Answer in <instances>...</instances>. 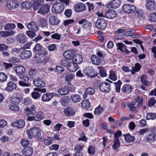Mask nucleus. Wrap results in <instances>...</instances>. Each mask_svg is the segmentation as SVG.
Returning a JSON list of instances; mask_svg holds the SVG:
<instances>
[{
    "label": "nucleus",
    "mask_w": 156,
    "mask_h": 156,
    "mask_svg": "<svg viewBox=\"0 0 156 156\" xmlns=\"http://www.w3.org/2000/svg\"><path fill=\"white\" fill-rule=\"evenodd\" d=\"M27 134L29 138L30 139L35 137L38 138L41 136V130L39 128L34 127L29 130L27 132Z\"/></svg>",
    "instance_id": "1"
},
{
    "label": "nucleus",
    "mask_w": 156,
    "mask_h": 156,
    "mask_svg": "<svg viewBox=\"0 0 156 156\" xmlns=\"http://www.w3.org/2000/svg\"><path fill=\"white\" fill-rule=\"evenodd\" d=\"M64 7V4L62 2L55 3L52 7L51 11L54 13H59L63 11Z\"/></svg>",
    "instance_id": "2"
},
{
    "label": "nucleus",
    "mask_w": 156,
    "mask_h": 156,
    "mask_svg": "<svg viewBox=\"0 0 156 156\" xmlns=\"http://www.w3.org/2000/svg\"><path fill=\"white\" fill-rule=\"evenodd\" d=\"M48 53V50L47 49H44L43 50L42 53L40 52L36 54V57L37 59V62L40 63L44 62L46 58L45 55H47Z\"/></svg>",
    "instance_id": "3"
},
{
    "label": "nucleus",
    "mask_w": 156,
    "mask_h": 156,
    "mask_svg": "<svg viewBox=\"0 0 156 156\" xmlns=\"http://www.w3.org/2000/svg\"><path fill=\"white\" fill-rule=\"evenodd\" d=\"M99 87L100 90L103 92L107 93L111 90L109 83L106 82L100 83L99 85Z\"/></svg>",
    "instance_id": "4"
},
{
    "label": "nucleus",
    "mask_w": 156,
    "mask_h": 156,
    "mask_svg": "<svg viewBox=\"0 0 156 156\" xmlns=\"http://www.w3.org/2000/svg\"><path fill=\"white\" fill-rule=\"evenodd\" d=\"M121 4L120 0H112L108 3L106 4V7L108 8L116 9Z\"/></svg>",
    "instance_id": "5"
},
{
    "label": "nucleus",
    "mask_w": 156,
    "mask_h": 156,
    "mask_svg": "<svg viewBox=\"0 0 156 156\" xmlns=\"http://www.w3.org/2000/svg\"><path fill=\"white\" fill-rule=\"evenodd\" d=\"M107 22L103 18H99L96 22L95 26L101 30L104 29L107 26Z\"/></svg>",
    "instance_id": "6"
},
{
    "label": "nucleus",
    "mask_w": 156,
    "mask_h": 156,
    "mask_svg": "<svg viewBox=\"0 0 156 156\" xmlns=\"http://www.w3.org/2000/svg\"><path fill=\"white\" fill-rule=\"evenodd\" d=\"M122 9L124 12L127 13L134 12L136 10L135 6L129 4H125L122 6Z\"/></svg>",
    "instance_id": "7"
},
{
    "label": "nucleus",
    "mask_w": 156,
    "mask_h": 156,
    "mask_svg": "<svg viewBox=\"0 0 156 156\" xmlns=\"http://www.w3.org/2000/svg\"><path fill=\"white\" fill-rule=\"evenodd\" d=\"M36 107L34 105H32L30 107H26L24 110L25 114L27 115H29L31 114L34 115L36 113Z\"/></svg>",
    "instance_id": "8"
},
{
    "label": "nucleus",
    "mask_w": 156,
    "mask_h": 156,
    "mask_svg": "<svg viewBox=\"0 0 156 156\" xmlns=\"http://www.w3.org/2000/svg\"><path fill=\"white\" fill-rule=\"evenodd\" d=\"M6 6L9 9H14L18 8L19 6V3L16 1L11 0L7 2Z\"/></svg>",
    "instance_id": "9"
},
{
    "label": "nucleus",
    "mask_w": 156,
    "mask_h": 156,
    "mask_svg": "<svg viewBox=\"0 0 156 156\" xmlns=\"http://www.w3.org/2000/svg\"><path fill=\"white\" fill-rule=\"evenodd\" d=\"M50 11L49 5L46 4L41 7L38 10L37 12L42 15L47 14Z\"/></svg>",
    "instance_id": "10"
},
{
    "label": "nucleus",
    "mask_w": 156,
    "mask_h": 156,
    "mask_svg": "<svg viewBox=\"0 0 156 156\" xmlns=\"http://www.w3.org/2000/svg\"><path fill=\"white\" fill-rule=\"evenodd\" d=\"M145 6L149 10L154 11L156 9L155 2L154 0L147 1L146 4Z\"/></svg>",
    "instance_id": "11"
},
{
    "label": "nucleus",
    "mask_w": 156,
    "mask_h": 156,
    "mask_svg": "<svg viewBox=\"0 0 156 156\" xmlns=\"http://www.w3.org/2000/svg\"><path fill=\"white\" fill-rule=\"evenodd\" d=\"M49 23L52 25H57L59 24L60 21L58 19L56 15L50 16L49 18Z\"/></svg>",
    "instance_id": "12"
},
{
    "label": "nucleus",
    "mask_w": 156,
    "mask_h": 156,
    "mask_svg": "<svg viewBox=\"0 0 156 156\" xmlns=\"http://www.w3.org/2000/svg\"><path fill=\"white\" fill-rule=\"evenodd\" d=\"M145 140L147 142H153L156 141V135L153 133L148 134L145 136Z\"/></svg>",
    "instance_id": "13"
},
{
    "label": "nucleus",
    "mask_w": 156,
    "mask_h": 156,
    "mask_svg": "<svg viewBox=\"0 0 156 156\" xmlns=\"http://www.w3.org/2000/svg\"><path fill=\"white\" fill-rule=\"evenodd\" d=\"M32 55L30 51L25 50L23 51L19 55L20 57L23 59H26L30 58Z\"/></svg>",
    "instance_id": "14"
},
{
    "label": "nucleus",
    "mask_w": 156,
    "mask_h": 156,
    "mask_svg": "<svg viewBox=\"0 0 156 156\" xmlns=\"http://www.w3.org/2000/svg\"><path fill=\"white\" fill-rule=\"evenodd\" d=\"M71 59V61H73L77 65L81 63L83 61L82 56L78 54L73 55Z\"/></svg>",
    "instance_id": "15"
},
{
    "label": "nucleus",
    "mask_w": 156,
    "mask_h": 156,
    "mask_svg": "<svg viewBox=\"0 0 156 156\" xmlns=\"http://www.w3.org/2000/svg\"><path fill=\"white\" fill-rule=\"evenodd\" d=\"M33 82L34 85L37 87H43L45 85V82L40 78H35Z\"/></svg>",
    "instance_id": "16"
},
{
    "label": "nucleus",
    "mask_w": 156,
    "mask_h": 156,
    "mask_svg": "<svg viewBox=\"0 0 156 156\" xmlns=\"http://www.w3.org/2000/svg\"><path fill=\"white\" fill-rule=\"evenodd\" d=\"M74 9L76 12H82L86 10V6L83 3H78L75 6Z\"/></svg>",
    "instance_id": "17"
},
{
    "label": "nucleus",
    "mask_w": 156,
    "mask_h": 156,
    "mask_svg": "<svg viewBox=\"0 0 156 156\" xmlns=\"http://www.w3.org/2000/svg\"><path fill=\"white\" fill-rule=\"evenodd\" d=\"M105 17L108 19H113L116 16V12L113 9H109L105 14Z\"/></svg>",
    "instance_id": "18"
},
{
    "label": "nucleus",
    "mask_w": 156,
    "mask_h": 156,
    "mask_svg": "<svg viewBox=\"0 0 156 156\" xmlns=\"http://www.w3.org/2000/svg\"><path fill=\"white\" fill-rule=\"evenodd\" d=\"M25 125V122L24 120L21 119L18 120L16 122H12V125L13 126L18 127L20 129L23 127Z\"/></svg>",
    "instance_id": "19"
},
{
    "label": "nucleus",
    "mask_w": 156,
    "mask_h": 156,
    "mask_svg": "<svg viewBox=\"0 0 156 156\" xmlns=\"http://www.w3.org/2000/svg\"><path fill=\"white\" fill-rule=\"evenodd\" d=\"M13 69L16 73L19 75H23L25 71V68L21 66H15L13 68Z\"/></svg>",
    "instance_id": "20"
},
{
    "label": "nucleus",
    "mask_w": 156,
    "mask_h": 156,
    "mask_svg": "<svg viewBox=\"0 0 156 156\" xmlns=\"http://www.w3.org/2000/svg\"><path fill=\"white\" fill-rule=\"evenodd\" d=\"M133 88V87L130 84H126L123 86L121 90L125 93H129L132 91Z\"/></svg>",
    "instance_id": "21"
},
{
    "label": "nucleus",
    "mask_w": 156,
    "mask_h": 156,
    "mask_svg": "<svg viewBox=\"0 0 156 156\" xmlns=\"http://www.w3.org/2000/svg\"><path fill=\"white\" fill-rule=\"evenodd\" d=\"M67 69L71 72H74L78 69V65L74 62H70L67 66Z\"/></svg>",
    "instance_id": "22"
},
{
    "label": "nucleus",
    "mask_w": 156,
    "mask_h": 156,
    "mask_svg": "<svg viewBox=\"0 0 156 156\" xmlns=\"http://www.w3.org/2000/svg\"><path fill=\"white\" fill-rule=\"evenodd\" d=\"M53 94L49 92L44 94L42 97V100L44 102L49 101L52 98Z\"/></svg>",
    "instance_id": "23"
},
{
    "label": "nucleus",
    "mask_w": 156,
    "mask_h": 156,
    "mask_svg": "<svg viewBox=\"0 0 156 156\" xmlns=\"http://www.w3.org/2000/svg\"><path fill=\"white\" fill-rule=\"evenodd\" d=\"M27 27L28 29L33 31H37L39 29L38 27L33 21H31L29 23L27 24Z\"/></svg>",
    "instance_id": "24"
},
{
    "label": "nucleus",
    "mask_w": 156,
    "mask_h": 156,
    "mask_svg": "<svg viewBox=\"0 0 156 156\" xmlns=\"http://www.w3.org/2000/svg\"><path fill=\"white\" fill-rule=\"evenodd\" d=\"M16 88V86L15 83L10 81L8 83L7 86L5 88V90L8 91H12L15 90Z\"/></svg>",
    "instance_id": "25"
},
{
    "label": "nucleus",
    "mask_w": 156,
    "mask_h": 156,
    "mask_svg": "<svg viewBox=\"0 0 156 156\" xmlns=\"http://www.w3.org/2000/svg\"><path fill=\"white\" fill-rule=\"evenodd\" d=\"M33 152V149L30 147L24 148L22 151V153L26 156H29L31 155Z\"/></svg>",
    "instance_id": "26"
},
{
    "label": "nucleus",
    "mask_w": 156,
    "mask_h": 156,
    "mask_svg": "<svg viewBox=\"0 0 156 156\" xmlns=\"http://www.w3.org/2000/svg\"><path fill=\"white\" fill-rule=\"evenodd\" d=\"M85 72L87 75L89 76L91 78L95 77L97 76V74L94 73L93 69L90 67L86 68Z\"/></svg>",
    "instance_id": "27"
},
{
    "label": "nucleus",
    "mask_w": 156,
    "mask_h": 156,
    "mask_svg": "<svg viewBox=\"0 0 156 156\" xmlns=\"http://www.w3.org/2000/svg\"><path fill=\"white\" fill-rule=\"evenodd\" d=\"M91 60L94 64L99 65L101 63V60L95 55H92L91 57Z\"/></svg>",
    "instance_id": "28"
},
{
    "label": "nucleus",
    "mask_w": 156,
    "mask_h": 156,
    "mask_svg": "<svg viewBox=\"0 0 156 156\" xmlns=\"http://www.w3.org/2000/svg\"><path fill=\"white\" fill-rule=\"evenodd\" d=\"M43 0H34L33 3V8L34 10H37L43 3Z\"/></svg>",
    "instance_id": "29"
},
{
    "label": "nucleus",
    "mask_w": 156,
    "mask_h": 156,
    "mask_svg": "<svg viewBox=\"0 0 156 156\" xmlns=\"http://www.w3.org/2000/svg\"><path fill=\"white\" fill-rule=\"evenodd\" d=\"M10 101L11 104L18 105L20 101V98L16 96L13 95L10 98Z\"/></svg>",
    "instance_id": "30"
},
{
    "label": "nucleus",
    "mask_w": 156,
    "mask_h": 156,
    "mask_svg": "<svg viewBox=\"0 0 156 156\" xmlns=\"http://www.w3.org/2000/svg\"><path fill=\"white\" fill-rule=\"evenodd\" d=\"M75 51L73 50H70L65 51L63 53L64 56L66 58L69 59L71 58L73 55L75 54Z\"/></svg>",
    "instance_id": "31"
},
{
    "label": "nucleus",
    "mask_w": 156,
    "mask_h": 156,
    "mask_svg": "<svg viewBox=\"0 0 156 156\" xmlns=\"http://www.w3.org/2000/svg\"><path fill=\"white\" fill-rule=\"evenodd\" d=\"M95 92L94 90L92 87H90L87 88L84 94L83 95V98H87V95H91L93 94Z\"/></svg>",
    "instance_id": "32"
},
{
    "label": "nucleus",
    "mask_w": 156,
    "mask_h": 156,
    "mask_svg": "<svg viewBox=\"0 0 156 156\" xmlns=\"http://www.w3.org/2000/svg\"><path fill=\"white\" fill-rule=\"evenodd\" d=\"M64 112L65 115L67 116H71L74 115L75 112L73 110L69 108H65L64 110Z\"/></svg>",
    "instance_id": "33"
},
{
    "label": "nucleus",
    "mask_w": 156,
    "mask_h": 156,
    "mask_svg": "<svg viewBox=\"0 0 156 156\" xmlns=\"http://www.w3.org/2000/svg\"><path fill=\"white\" fill-rule=\"evenodd\" d=\"M123 136L124 137L125 141L127 142H132L135 140L134 137L133 136H131L129 133L124 134Z\"/></svg>",
    "instance_id": "34"
},
{
    "label": "nucleus",
    "mask_w": 156,
    "mask_h": 156,
    "mask_svg": "<svg viewBox=\"0 0 156 156\" xmlns=\"http://www.w3.org/2000/svg\"><path fill=\"white\" fill-rule=\"evenodd\" d=\"M17 41L21 44H23L27 42V37L23 34H20L18 36Z\"/></svg>",
    "instance_id": "35"
},
{
    "label": "nucleus",
    "mask_w": 156,
    "mask_h": 156,
    "mask_svg": "<svg viewBox=\"0 0 156 156\" xmlns=\"http://www.w3.org/2000/svg\"><path fill=\"white\" fill-rule=\"evenodd\" d=\"M104 111V109L102 106L99 105L96 108L94 111V113L96 115H100Z\"/></svg>",
    "instance_id": "36"
},
{
    "label": "nucleus",
    "mask_w": 156,
    "mask_h": 156,
    "mask_svg": "<svg viewBox=\"0 0 156 156\" xmlns=\"http://www.w3.org/2000/svg\"><path fill=\"white\" fill-rule=\"evenodd\" d=\"M21 5L23 9H30L32 6V4L30 2L25 1L23 2Z\"/></svg>",
    "instance_id": "37"
},
{
    "label": "nucleus",
    "mask_w": 156,
    "mask_h": 156,
    "mask_svg": "<svg viewBox=\"0 0 156 156\" xmlns=\"http://www.w3.org/2000/svg\"><path fill=\"white\" fill-rule=\"evenodd\" d=\"M81 105L82 108L85 109H87L90 107V103L88 100H83Z\"/></svg>",
    "instance_id": "38"
},
{
    "label": "nucleus",
    "mask_w": 156,
    "mask_h": 156,
    "mask_svg": "<svg viewBox=\"0 0 156 156\" xmlns=\"http://www.w3.org/2000/svg\"><path fill=\"white\" fill-rule=\"evenodd\" d=\"M135 101L136 102L138 103L137 105V107L138 108H140L142 106L143 102V98L142 97L138 96L137 98L135 99Z\"/></svg>",
    "instance_id": "39"
},
{
    "label": "nucleus",
    "mask_w": 156,
    "mask_h": 156,
    "mask_svg": "<svg viewBox=\"0 0 156 156\" xmlns=\"http://www.w3.org/2000/svg\"><path fill=\"white\" fill-rule=\"evenodd\" d=\"M14 34L13 31H0V34L3 37H6L12 35Z\"/></svg>",
    "instance_id": "40"
},
{
    "label": "nucleus",
    "mask_w": 156,
    "mask_h": 156,
    "mask_svg": "<svg viewBox=\"0 0 156 156\" xmlns=\"http://www.w3.org/2000/svg\"><path fill=\"white\" fill-rule=\"evenodd\" d=\"M70 100V98L68 96L62 98L61 100V102L63 106H66Z\"/></svg>",
    "instance_id": "41"
},
{
    "label": "nucleus",
    "mask_w": 156,
    "mask_h": 156,
    "mask_svg": "<svg viewBox=\"0 0 156 156\" xmlns=\"http://www.w3.org/2000/svg\"><path fill=\"white\" fill-rule=\"evenodd\" d=\"M69 92L68 89L66 87L59 89L58 90V93L61 95H65L67 94Z\"/></svg>",
    "instance_id": "42"
},
{
    "label": "nucleus",
    "mask_w": 156,
    "mask_h": 156,
    "mask_svg": "<svg viewBox=\"0 0 156 156\" xmlns=\"http://www.w3.org/2000/svg\"><path fill=\"white\" fill-rule=\"evenodd\" d=\"M136 105V103L133 101L130 102H128L127 104V106L129 108V110L130 111L134 112L136 110V107L135 106Z\"/></svg>",
    "instance_id": "43"
},
{
    "label": "nucleus",
    "mask_w": 156,
    "mask_h": 156,
    "mask_svg": "<svg viewBox=\"0 0 156 156\" xmlns=\"http://www.w3.org/2000/svg\"><path fill=\"white\" fill-rule=\"evenodd\" d=\"M141 67V66L139 63H136L135 66L132 68V69L131 71V73L133 74H134L136 72H137L140 71Z\"/></svg>",
    "instance_id": "44"
},
{
    "label": "nucleus",
    "mask_w": 156,
    "mask_h": 156,
    "mask_svg": "<svg viewBox=\"0 0 156 156\" xmlns=\"http://www.w3.org/2000/svg\"><path fill=\"white\" fill-rule=\"evenodd\" d=\"M71 98L73 102L76 103L79 102L81 99L80 96L78 94L72 95L71 96Z\"/></svg>",
    "instance_id": "45"
},
{
    "label": "nucleus",
    "mask_w": 156,
    "mask_h": 156,
    "mask_svg": "<svg viewBox=\"0 0 156 156\" xmlns=\"http://www.w3.org/2000/svg\"><path fill=\"white\" fill-rule=\"evenodd\" d=\"M44 114L41 111L38 112L36 116V121H39L42 120L44 117Z\"/></svg>",
    "instance_id": "46"
},
{
    "label": "nucleus",
    "mask_w": 156,
    "mask_h": 156,
    "mask_svg": "<svg viewBox=\"0 0 156 156\" xmlns=\"http://www.w3.org/2000/svg\"><path fill=\"white\" fill-rule=\"evenodd\" d=\"M156 118V113H147L146 116L147 120H154Z\"/></svg>",
    "instance_id": "47"
},
{
    "label": "nucleus",
    "mask_w": 156,
    "mask_h": 156,
    "mask_svg": "<svg viewBox=\"0 0 156 156\" xmlns=\"http://www.w3.org/2000/svg\"><path fill=\"white\" fill-rule=\"evenodd\" d=\"M44 143L46 145H49L52 143L53 139L51 137L48 136L44 138Z\"/></svg>",
    "instance_id": "48"
},
{
    "label": "nucleus",
    "mask_w": 156,
    "mask_h": 156,
    "mask_svg": "<svg viewBox=\"0 0 156 156\" xmlns=\"http://www.w3.org/2000/svg\"><path fill=\"white\" fill-rule=\"evenodd\" d=\"M114 144L112 145L113 148L115 150H117L120 146V141L119 139H114L113 141Z\"/></svg>",
    "instance_id": "49"
},
{
    "label": "nucleus",
    "mask_w": 156,
    "mask_h": 156,
    "mask_svg": "<svg viewBox=\"0 0 156 156\" xmlns=\"http://www.w3.org/2000/svg\"><path fill=\"white\" fill-rule=\"evenodd\" d=\"M16 27L14 23H8L5 26L4 29L5 30H13Z\"/></svg>",
    "instance_id": "50"
},
{
    "label": "nucleus",
    "mask_w": 156,
    "mask_h": 156,
    "mask_svg": "<svg viewBox=\"0 0 156 156\" xmlns=\"http://www.w3.org/2000/svg\"><path fill=\"white\" fill-rule=\"evenodd\" d=\"M37 73V70L34 69H32L29 72V75L31 78H34Z\"/></svg>",
    "instance_id": "51"
},
{
    "label": "nucleus",
    "mask_w": 156,
    "mask_h": 156,
    "mask_svg": "<svg viewBox=\"0 0 156 156\" xmlns=\"http://www.w3.org/2000/svg\"><path fill=\"white\" fill-rule=\"evenodd\" d=\"M141 81L144 85L146 86H147L149 83V81L147 80V77L145 75L141 76Z\"/></svg>",
    "instance_id": "52"
},
{
    "label": "nucleus",
    "mask_w": 156,
    "mask_h": 156,
    "mask_svg": "<svg viewBox=\"0 0 156 156\" xmlns=\"http://www.w3.org/2000/svg\"><path fill=\"white\" fill-rule=\"evenodd\" d=\"M71 61V59H69L65 58L63 59L61 62V64L63 66H68L69 63Z\"/></svg>",
    "instance_id": "53"
},
{
    "label": "nucleus",
    "mask_w": 156,
    "mask_h": 156,
    "mask_svg": "<svg viewBox=\"0 0 156 156\" xmlns=\"http://www.w3.org/2000/svg\"><path fill=\"white\" fill-rule=\"evenodd\" d=\"M39 23L42 27H46L47 25V21L46 19L42 17L39 19Z\"/></svg>",
    "instance_id": "54"
},
{
    "label": "nucleus",
    "mask_w": 156,
    "mask_h": 156,
    "mask_svg": "<svg viewBox=\"0 0 156 156\" xmlns=\"http://www.w3.org/2000/svg\"><path fill=\"white\" fill-rule=\"evenodd\" d=\"M114 83L115 85L116 92H119L120 90V86L122 84L121 82L119 80L117 82H114Z\"/></svg>",
    "instance_id": "55"
},
{
    "label": "nucleus",
    "mask_w": 156,
    "mask_h": 156,
    "mask_svg": "<svg viewBox=\"0 0 156 156\" xmlns=\"http://www.w3.org/2000/svg\"><path fill=\"white\" fill-rule=\"evenodd\" d=\"M42 46L40 44L37 43L34 47L33 51L34 52L39 51L42 50Z\"/></svg>",
    "instance_id": "56"
},
{
    "label": "nucleus",
    "mask_w": 156,
    "mask_h": 156,
    "mask_svg": "<svg viewBox=\"0 0 156 156\" xmlns=\"http://www.w3.org/2000/svg\"><path fill=\"white\" fill-rule=\"evenodd\" d=\"M9 108L11 110L15 111H19L20 110L19 107L17 105H14L11 103L9 105Z\"/></svg>",
    "instance_id": "57"
},
{
    "label": "nucleus",
    "mask_w": 156,
    "mask_h": 156,
    "mask_svg": "<svg viewBox=\"0 0 156 156\" xmlns=\"http://www.w3.org/2000/svg\"><path fill=\"white\" fill-rule=\"evenodd\" d=\"M84 147V146L83 145L78 144H76L75 146L74 151L76 152H77V151L78 152H81V151L83 150Z\"/></svg>",
    "instance_id": "58"
},
{
    "label": "nucleus",
    "mask_w": 156,
    "mask_h": 156,
    "mask_svg": "<svg viewBox=\"0 0 156 156\" xmlns=\"http://www.w3.org/2000/svg\"><path fill=\"white\" fill-rule=\"evenodd\" d=\"M148 19L151 22H156V12L150 14L149 16Z\"/></svg>",
    "instance_id": "59"
},
{
    "label": "nucleus",
    "mask_w": 156,
    "mask_h": 156,
    "mask_svg": "<svg viewBox=\"0 0 156 156\" xmlns=\"http://www.w3.org/2000/svg\"><path fill=\"white\" fill-rule=\"evenodd\" d=\"M38 91L34 90L31 94V96L32 98L34 99H37L40 97V95Z\"/></svg>",
    "instance_id": "60"
},
{
    "label": "nucleus",
    "mask_w": 156,
    "mask_h": 156,
    "mask_svg": "<svg viewBox=\"0 0 156 156\" xmlns=\"http://www.w3.org/2000/svg\"><path fill=\"white\" fill-rule=\"evenodd\" d=\"M7 78V75L4 73L0 72V82H4Z\"/></svg>",
    "instance_id": "61"
},
{
    "label": "nucleus",
    "mask_w": 156,
    "mask_h": 156,
    "mask_svg": "<svg viewBox=\"0 0 156 156\" xmlns=\"http://www.w3.org/2000/svg\"><path fill=\"white\" fill-rule=\"evenodd\" d=\"M110 78L113 81L116 80L117 79V76L115 73L114 71L112 70L109 74Z\"/></svg>",
    "instance_id": "62"
},
{
    "label": "nucleus",
    "mask_w": 156,
    "mask_h": 156,
    "mask_svg": "<svg viewBox=\"0 0 156 156\" xmlns=\"http://www.w3.org/2000/svg\"><path fill=\"white\" fill-rule=\"evenodd\" d=\"M35 31L28 30L26 31V34L27 35L31 38L34 37L36 36L35 33Z\"/></svg>",
    "instance_id": "63"
},
{
    "label": "nucleus",
    "mask_w": 156,
    "mask_h": 156,
    "mask_svg": "<svg viewBox=\"0 0 156 156\" xmlns=\"http://www.w3.org/2000/svg\"><path fill=\"white\" fill-rule=\"evenodd\" d=\"M88 152L90 154H94L95 152V147L93 146L90 145L88 148Z\"/></svg>",
    "instance_id": "64"
}]
</instances>
